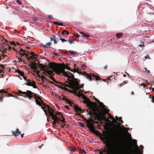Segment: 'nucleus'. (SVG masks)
<instances>
[{
	"label": "nucleus",
	"instance_id": "nucleus-47",
	"mask_svg": "<svg viewBox=\"0 0 154 154\" xmlns=\"http://www.w3.org/2000/svg\"><path fill=\"white\" fill-rule=\"evenodd\" d=\"M17 2L19 5H20L22 3L21 1L20 0H17Z\"/></svg>",
	"mask_w": 154,
	"mask_h": 154
},
{
	"label": "nucleus",
	"instance_id": "nucleus-18",
	"mask_svg": "<svg viewBox=\"0 0 154 154\" xmlns=\"http://www.w3.org/2000/svg\"><path fill=\"white\" fill-rule=\"evenodd\" d=\"M13 135L15 137L18 136L19 134H20V131L18 129H17L15 131H12Z\"/></svg>",
	"mask_w": 154,
	"mask_h": 154
},
{
	"label": "nucleus",
	"instance_id": "nucleus-17",
	"mask_svg": "<svg viewBox=\"0 0 154 154\" xmlns=\"http://www.w3.org/2000/svg\"><path fill=\"white\" fill-rule=\"evenodd\" d=\"M74 109L77 112H80L81 113H82L83 112L81 108L77 106H75Z\"/></svg>",
	"mask_w": 154,
	"mask_h": 154
},
{
	"label": "nucleus",
	"instance_id": "nucleus-62",
	"mask_svg": "<svg viewBox=\"0 0 154 154\" xmlns=\"http://www.w3.org/2000/svg\"><path fill=\"white\" fill-rule=\"evenodd\" d=\"M18 62H20L22 61V60L21 59V58H18Z\"/></svg>",
	"mask_w": 154,
	"mask_h": 154
},
{
	"label": "nucleus",
	"instance_id": "nucleus-42",
	"mask_svg": "<svg viewBox=\"0 0 154 154\" xmlns=\"http://www.w3.org/2000/svg\"><path fill=\"white\" fill-rule=\"evenodd\" d=\"M75 149L72 147L70 149V151L72 152H74L75 151Z\"/></svg>",
	"mask_w": 154,
	"mask_h": 154
},
{
	"label": "nucleus",
	"instance_id": "nucleus-57",
	"mask_svg": "<svg viewBox=\"0 0 154 154\" xmlns=\"http://www.w3.org/2000/svg\"><path fill=\"white\" fill-rule=\"evenodd\" d=\"M86 66L85 64H83L82 65L81 67L82 68H86Z\"/></svg>",
	"mask_w": 154,
	"mask_h": 154
},
{
	"label": "nucleus",
	"instance_id": "nucleus-32",
	"mask_svg": "<svg viewBox=\"0 0 154 154\" xmlns=\"http://www.w3.org/2000/svg\"><path fill=\"white\" fill-rule=\"evenodd\" d=\"M123 34L122 33H117L116 34V37L118 38H120L121 37H122Z\"/></svg>",
	"mask_w": 154,
	"mask_h": 154
},
{
	"label": "nucleus",
	"instance_id": "nucleus-31",
	"mask_svg": "<svg viewBox=\"0 0 154 154\" xmlns=\"http://www.w3.org/2000/svg\"><path fill=\"white\" fill-rule=\"evenodd\" d=\"M16 72L21 76H23L24 75V73L23 72L19 70H17Z\"/></svg>",
	"mask_w": 154,
	"mask_h": 154
},
{
	"label": "nucleus",
	"instance_id": "nucleus-37",
	"mask_svg": "<svg viewBox=\"0 0 154 154\" xmlns=\"http://www.w3.org/2000/svg\"><path fill=\"white\" fill-rule=\"evenodd\" d=\"M2 39H2V42L3 43V44H5V42L7 43L8 42L3 37L2 38Z\"/></svg>",
	"mask_w": 154,
	"mask_h": 154
},
{
	"label": "nucleus",
	"instance_id": "nucleus-16",
	"mask_svg": "<svg viewBox=\"0 0 154 154\" xmlns=\"http://www.w3.org/2000/svg\"><path fill=\"white\" fill-rule=\"evenodd\" d=\"M32 93L33 94H32V95H31V96H32V97L31 98H34L35 100L39 99L41 101H42V99L39 97H38L34 93L32 92Z\"/></svg>",
	"mask_w": 154,
	"mask_h": 154
},
{
	"label": "nucleus",
	"instance_id": "nucleus-24",
	"mask_svg": "<svg viewBox=\"0 0 154 154\" xmlns=\"http://www.w3.org/2000/svg\"><path fill=\"white\" fill-rule=\"evenodd\" d=\"M66 53H69L70 54V55H75L77 53L76 52L72 51H66Z\"/></svg>",
	"mask_w": 154,
	"mask_h": 154
},
{
	"label": "nucleus",
	"instance_id": "nucleus-51",
	"mask_svg": "<svg viewBox=\"0 0 154 154\" xmlns=\"http://www.w3.org/2000/svg\"><path fill=\"white\" fill-rule=\"evenodd\" d=\"M59 41V39H58L57 40H54V44H57V42Z\"/></svg>",
	"mask_w": 154,
	"mask_h": 154
},
{
	"label": "nucleus",
	"instance_id": "nucleus-15",
	"mask_svg": "<svg viewBox=\"0 0 154 154\" xmlns=\"http://www.w3.org/2000/svg\"><path fill=\"white\" fill-rule=\"evenodd\" d=\"M20 54L21 56H23L24 55H25L26 57H27V54L28 53V51L24 50L20 48Z\"/></svg>",
	"mask_w": 154,
	"mask_h": 154
},
{
	"label": "nucleus",
	"instance_id": "nucleus-48",
	"mask_svg": "<svg viewBox=\"0 0 154 154\" xmlns=\"http://www.w3.org/2000/svg\"><path fill=\"white\" fill-rule=\"evenodd\" d=\"M74 70L75 72H78V71H79V69L77 68V69H74Z\"/></svg>",
	"mask_w": 154,
	"mask_h": 154
},
{
	"label": "nucleus",
	"instance_id": "nucleus-23",
	"mask_svg": "<svg viewBox=\"0 0 154 154\" xmlns=\"http://www.w3.org/2000/svg\"><path fill=\"white\" fill-rule=\"evenodd\" d=\"M49 72V74H50L51 75V76L50 77V78L54 82H55V83H58L57 82L55 79L54 78H53L52 76V71H51V72H49V71H48Z\"/></svg>",
	"mask_w": 154,
	"mask_h": 154
},
{
	"label": "nucleus",
	"instance_id": "nucleus-8",
	"mask_svg": "<svg viewBox=\"0 0 154 154\" xmlns=\"http://www.w3.org/2000/svg\"><path fill=\"white\" fill-rule=\"evenodd\" d=\"M18 94H24L26 95H24L23 97L25 98L28 97L29 99H30L32 97L31 96V95H32V93L31 91L27 90L26 92H23L19 90L18 92L17 93Z\"/></svg>",
	"mask_w": 154,
	"mask_h": 154
},
{
	"label": "nucleus",
	"instance_id": "nucleus-4",
	"mask_svg": "<svg viewBox=\"0 0 154 154\" xmlns=\"http://www.w3.org/2000/svg\"><path fill=\"white\" fill-rule=\"evenodd\" d=\"M127 132L128 135V138L131 140L133 141V143L134 144V146L136 148V149L134 150L132 149V148L133 147V146H132L126 149L123 152V154H143L142 152L140 151L139 147L137 146L136 140L134 139H132L131 134L128 133V131Z\"/></svg>",
	"mask_w": 154,
	"mask_h": 154
},
{
	"label": "nucleus",
	"instance_id": "nucleus-40",
	"mask_svg": "<svg viewBox=\"0 0 154 154\" xmlns=\"http://www.w3.org/2000/svg\"><path fill=\"white\" fill-rule=\"evenodd\" d=\"M0 67L2 69H4L5 68V66L4 65L1 64L0 65ZM1 71L0 70V74H1Z\"/></svg>",
	"mask_w": 154,
	"mask_h": 154
},
{
	"label": "nucleus",
	"instance_id": "nucleus-55",
	"mask_svg": "<svg viewBox=\"0 0 154 154\" xmlns=\"http://www.w3.org/2000/svg\"><path fill=\"white\" fill-rule=\"evenodd\" d=\"M94 100L97 103L100 102V101L97 98L94 97Z\"/></svg>",
	"mask_w": 154,
	"mask_h": 154
},
{
	"label": "nucleus",
	"instance_id": "nucleus-10",
	"mask_svg": "<svg viewBox=\"0 0 154 154\" xmlns=\"http://www.w3.org/2000/svg\"><path fill=\"white\" fill-rule=\"evenodd\" d=\"M50 116L51 117L52 119L54 120V122L56 123H57L58 124H59V121H60L61 119L58 118L54 114V112L49 115L48 117L50 118Z\"/></svg>",
	"mask_w": 154,
	"mask_h": 154
},
{
	"label": "nucleus",
	"instance_id": "nucleus-38",
	"mask_svg": "<svg viewBox=\"0 0 154 154\" xmlns=\"http://www.w3.org/2000/svg\"><path fill=\"white\" fill-rule=\"evenodd\" d=\"M79 124L80 125V126L81 127H82V128H83V127H85L84 124L83 123H82V122H79Z\"/></svg>",
	"mask_w": 154,
	"mask_h": 154
},
{
	"label": "nucleus",
	"instance_id": "nucleus-59",
	"mask_svg": "<svg viewBox=\"0 0 154 154\" xmlns=\"http://www.w3.org/2000/svg\"><path fill=\"white\" fill-rule=\"evenodd\" d=\"M11 45H14V46L16 45L15 43L14 42H11Z\"/></svg>",
	"mask_w": 154,
	"mask_h": 154
},
{
	"label": "nucleus",
	"instance_id": "nucleus-22",
	"mask_svg": "<svg viewBox=\"0 0 154 154\" xmlns=\"http://www.w3.org/2000/svg\"><path fill=\"white\" fill-rule=\"evenodd\" d=\"M51 45V42H49L47 43L45 45H42L44 48H48V47L50 46Z\"/></svg>",
	"mask_w": 154,
	"mask_h": 154
},
{
	"label": "nucleus",
	"instance_id": "nucleus-33",
	"mask_svg": "<svg viewBox=\"0 0 154 154\" xmlns=\"http://www.w3.org/2000/svg\"><path fill=\"white\" fill-rule=\"evenodd\" d=\"M152 91H154V88H152ZM149 97L150 98H152V99L151 100V101L152 102L154 103V96L151 95L149 96Z\"/></svg>",
	"mask_w": 154,
	"mask_h": 154
},
{
	"label": "nucleus",
	"instance_id": "nucleus-43",
	"mask_svg": "<svg viewBox=\"0 0 154 154\" xmlns=\"http://www.w3.org/2000/svg\"><path fill=\"white\" fill-rule=\"evenodd\" d=\"M144 46V44L143 43L142 44H140L139 45L138 47H143Z\"/></svg>",
	"mask_w": 154,
	"mask_h": 154
},
{
	"label": "nucleus",
	"instance_id": "nucleus-26",
	"mask_svg": "<svg viewBox=\"0 0 154 154\" xmlns=\"http://www.w3.org/2000/svg\"><path fill=\"white\" fill-rule=\"evenodd\" d=\"M29 54H29V53H28L27 54V57H26V58H27V59L28 60H30L31 59H34V57H33V56L32 55H31V56H29Z\"/></svg>",
	"mask_w": 154,
	"mask_h": 154
},
{
	"label": "nucleus",
	"instance_id": "nucleus-36",
	"mask_svg": "<svg viewBox=\"0 0 154 154\" xmlns=\"http://www.w3.org/2000/svg\"><path fill=\"white\" fill-rule=\"evenodd\" d=\"M60 40L62 42H66V40L64 38H61L60 37V38H59Z\"/></svg>",
	"mask_w": 154,
	"mask_h": 154
},
{
	"label": "nucleus",
	"instance_id": "nucleus-6",
	"mask_svg": "<svg viewBox=\"0 0 154 154\" xmlns=\"http://www.w3.org/2000/svg\"><path fill=\"white\" fill-rule=\"evenodd\" d=\"M42 102V105L41 106V107L43 109L47 116H48V115L47 109L49 115L54 112L53 109L52 108H51L49 106L45 104L43 102Z\"/></svg>",
	"mask_w": 154,
	"mask_h": 154
},
{
	"label": "nucleus",
	"instance_id": "nucleus-64",
	"mask_svg": "<svg viewBox=\"0 0 154 154\" xmlns=\"http://www.w3.org/2000/svg\"><path fill=\"white\" fill-rule=\"evenodd\" d=\"M64 107H65V108H66V109H69V108L68 107V106H66V105L65 106H64Z\"/></svg>",
	"mask_w": 154,
	"mask_h": 154
},
{
	"label": "nucleus",
	"instance_id": "nucleus-7",
	"mask_svg": "<svg viewBox=\"0 0 154 154\" xmlns=\"http://www.w3.org/2000/svg\"><path fill=\"white\" fill-rule=\"evenodd\" d=\"M7 91H5V89H2L0 90V101L2 102L3 100V98L5 97L4 94H5V96L6 97H12L13 95L12 94H9L7 92Z\"/></svg>",
	"mask_w": 154,
	"mask_h": 154
},
{
	"label": "nucleus",
	"instance_id": "nucleus-60",
	"mask_svg": "<svg viewBox=\"0 0 154 154\" xmlns=\"http://www.w3.org/2000/svg\"><path fill=\"white\" fill-rule=\"evenodd\" d=\"M75 36L77 38H79L80 36V35L78 34H77L75 35Z\"/></svg>",
	"mask_w": 154,
	"mask_h": 154
},
{
	"label": "nucleus",
	"instance_id": "nucleus-50",
	"mask_svg": "<svg viewBox=\"0 0 154 154\" xmlns=\"http://www.w3.org/2000/svg\"><path fill=\"white\" fill-rule=\"evenodd\" d=\"M65 119L63 118V119L62 120L61 119L60 121H61L63 123H65L66 122L65 121Z\"/></svg>",
	"mask_w": 154,
	"mask_h": 154
},
{
	"label": "nucleus",
	"instance_id": "nucleus-63",
	"mask_svg": "<svg viewBox=\"0 0 154 154\" xmlns=\"http://www.w3.org/2000/svg\"><path fill=\"white\" fill-rule=\"evenodd\" d=\"M66 125V124H61V126H62V128H63L64 126H65Z\"/></svg>",
	"mask_w": 154,
	"mask_h": 154
},
{
	"label": "nucleus",
	"instance_id": "nucleus-46",
	"mask_svg": "<svg viewBox=\"0 0 154 154\" xmlns=\"http://www.w3.org/2000/svg\"><path fill=\"white\" fill-rule=\"evenodd\" d=\"M60 88H61V89H63L65 90L66 91H68V90L67 88H65V87H60Z\"/></svg>",
	"mask_w": 154,
	"mask_h": 154
},
{
	"label": "nucleus",
	"instance_id": "nucleus-9",
	"mask_svg": "<svg viewBox=\"0 0 154 154\" xmlns=\"http://www.w3.org/2000/svg\"><path fill=\"white\" fill-rule=\"evenodd\" d=\"M85 73L86 74V76L87 78L89 79L90 81H91L92 79H93V80H94V79H95L97 80H98L100 79V77L97 76L94 74L91 75L90 74L87 72H85Z\"/></svg>",
	"mask_w": 154,
	"mask_h": 154
},
{
	"label": "nucleus",
	"instance_id": "nucleus-54",
	"mask_svg": "<svg viewBox=\"0 0 154 154\" xmlns=\"http://www.w3.org/2000/svg\"><path fill=\"white\" fill-rule=\"evenodd\" d=\"M40 77L41 78V79L42 80H43L44 79H45V78H44V77L43 75H42V76H41Z\"/></svg>",
	"mask_w": 154,
	"mask_h": 154
},
{
	"label": "nucleus",
	"instance_id": "nucleus-28",
	"mask_svg": "<svg viewBox=\"0 0 154 154\" xmlns=\"http://www.w3.org/2000/svg\"><path fill=\"white\" fill-rule=\"evenodd\" d=\"M29 54L33 56V57H34V59H35V60H36L37 59V56H38L37 54H35L34 53L32 52L31 53H29Z\"/></svg>",
	"mask_w": 154,
	"mask_h": 154
},
{
	"label": "nucleus",
	"instance_id": "nucleus-13",
	"mask_svg": "<svg viewBox=\"0 0 154 154\" xmlns=\"http://www.w3.org/2000/svg\"><path fill=\"white\" fill-rule=\"evenodd\" d=\"M36 65V63H32L29 65V66L31 67V69L34 70V72H35L37 74H38L40 73V72L37 70Z\"/></svg>",
	"mask_w": 154,
	"mask_h": 154
},
{
	"label": "nucleus",
	"instance_id": "nucleus-34",
	"mask_svg": "<svg viewBox=\"0 0 154 154\" xmlns=\"http://www.w3.org/2000/svg\"><path fill=\"white\" fill-rule=\"evenodd\" d=\"M98 103L99 104L100 106H101L103 108L105 107V106L103 104L102 102L100 101V102H98Z\"/></svg>",
	"mask_w": 154,
	"mask_h": 154
},
{
	"label": "nucleus",
	"instance_id": "nucleus-3",
	"mask_svg": "<svg viewBox=\"0 0 154 154\" xmlns=\"http://www.w3.org/2000/svg\"><path fill=\"white\" fill-rule=\"evenodd\" d=\"M48 66L57 74L62 73L64 76L67 77L69 81H70L71 79L74 80L75 79L73 75L72 74V75L70 76L65 71V65L64 64H58L54 62L50 63H49Z\"/></svg>",
	"mask_w": 154,
	"mask_h": 154
},
{
	"label": "nucleus",
	"instance_id": "nucleus-20",
	"mask_svg": "<svg viewBox=\"0 0 154 154\" xmlns=\"http://www.w3.org/2000/svg\"><path fill=\"white\" fill-rule=\"evenodd\" d=\"M105 113H104L103 114H101L100 115L101 117L103 119H106L105 115L106 114L108 113L109 111V109H105Z\"/></svg>",
	"mask_w": 154,
	"mask_h": 154
},
{
	"label": "nucleus",
	"instance_id": "nucleus-11",
	"mask_svg": "<svg viewBox=\"0 0 154 154\" xmlns=\"http://www.w3.org/2000/svg\"><path fill=\"white\" fill-rule=\"evenodd\" d=\"M27 83L26 84L27 85L32 86L34 88H37V87L35 85V82L33 81H31L30 79L27 80Z\"/></svg>",
	"mask_w": 154,
	"mask_h": 154
},
{
	"label": "nucleus",
	"instance_id": "nucleus-41",
	"mask_svg": "<svg viewBox=\"0 0 154 154\" xmlns=\"http://www.w3.org/2000/svg\"><path fill=\"white\" fill-rule=\"evenodd\" d=\"M67 41L70 44H71L72 43H74V42L73 41H72L70 39H69Z\"/></svg>",
	"mask_w": 154,
	"mask_h": 154
},
{
	"label": "nucleus",
	"instance_id": "nucleus-1",
	"mask_svg": "<svg viewBox=\"0 0 154 154\" xmlns=\"http://www.w3.org/2000/svg\"><path fill=\"white\" fill-rule=\"evenodd\" d=\"M80 96L82 97V98L84 100L83 103L86 104L87 106L89 108V109L90 110V111H88V109L86 110L88 114L91 116L90 119L86 120L87 124V126L91 132L97 135L99 133V132L94 129L92 122L93 120L92 118V117H94L95 116L97 115L98 114L96 112V109L94 107V105H97V103L95 102H92L88 98L83 94H81Z\"/></svg>",
	"mask_w": 154,
	"mask_h": 154
},
{
	"label": "nucleus",
	"instance_id": "nucleus-25",
	"mask_svg": "<svg viewBox=\"0 0 154 154\" xmlns=\"http://www.w3.org/2000/svg\"><path fill=\"white\" fill-rule=\"evenodd\" d=\"M116 120L119 121V122H120V123H119V125H120L121 124H122L123 123V121L122 120L121 118L122 117L119 118L117 116H116Z\"/></svg>",
	"mask_w": 154,
	"mask_h": 154
},
{
	"label": "nucleus",
	"instance_id": "nucleus-53",
	"mask_svg": "<svg viewBox=\"0 0 154 154\" xmlns=\"http://www.w3.org/2000/svg\"><path fill=\"white\" fill-rule=\"evenodd\" d=\"M8 50V49H6V48L5 49L4 51H2V53H3V52L4 54L6 53V51Z\"/></svg>",
	"mask_w": 154,
	"mask_h": 154
},
{
	"label": "nucleus",
	"instance_id": "nucleus-56",
	"mask_svg": "<svg viewBox=\"0 0 154 154\" xmlns=\"http://www.w3.org/2000/svg\"><path fill=\"white\" fill-rule=\"evenodd\" d=\"M53 54L54 55H55V56H58L60 55L59 54H57L55 52H54Z\"/></svg>",
	"mask_w": 154,
	"mask_h": 154
},
{
	"label": "nucleus",
	"instance_id": "nucleus-30",
	"mask_svg": "<svg viewBox=\"0 0 154 154\" xmlns=\"http://www.w3.org/2000/svg\"><path fill=\"white\" fill-rule=\"evenodd\" d=\"M65 33L68 35L69 34V32L66 30H64L61 32V34L63 35H64Z\"/></svg>",
	"mask_w": 154,
	"mask_h": 154
},
{
	"label": "nucleus",
	"instance_id": "nucleus-61",
	"mask_svg": "<svg viewBox=\"0 0 154 154\" xmlns=\"http://www.w3.org/2000/svg\"><path fill=\"white\" fill-rule=\"evenodd\" d=\"M50 38L51 41L54 40V38H53V37H50Z\"/></svg>",
	"mask_w": 154,
	"mask_h": 154
},
{
	"label": "nucleus",
	"instance_id": "nucleus-2",
	"mask_svg": "<svg viewBox=\"0 0 154 154\" xmlns=\"http://www.w3.org/2000/svg\"><path fill=\"white\" fill-rule=\"evenodd\" d=\"M101 137H100L101 140L103 141L104 143L105 144L106 146L108 147L104 148L102 152L105 154H113L117 153L119 150V142L116 140L113 143L110 142L108 139V137L106 135H103L101 134Z\"/></svg>",
	"mask_w": 154,
	"mask_h": 154
},
{
	"label": "nucleus",
	"instance_id": "nucleus-29",
	"mask_svg": "<svg viewBox=\"0 0 154 154\" xmlns=\"http://www.w3.org/2000/svg\"><path fill=\"white\" fill-rule=\"evenodd\" d=\"M40 101H41L40 100L38 99V100H36V102L37 104L39 106H42V102H43V101L42 100V101H41V102H40Z\"/></svg>",
	"mask_w": 154,
	"mask_h": 154
},
{
	"label": "nucleus",
	"instance_id": "nucleus-14",
	"mask_svg": "<svg viewBox=\"0 0 154 154\" xmlns=\"http://www.w3.org/2000/svg\"><path fill=\"white\" fill-rule=\"evenodd\" d=\"M73 81V80L72 79H71V80H70V81L68 82V81H66V83H68V84H66L65 83H59L63 87H68L69 88H70L72 89V84L71 83V82Z\"/></svg>",
	"mask_w": 154,
	"mask_h": 154
},
{
	"label": "nucleus",
	"instance_id": "nucleus-58",
	"mask_svg": "<svg viewBox=\"0 0 154 154\" xmlns=\"http://www.w3.org/2000/svg\"><path fill=\"white\" fill-rule=\"evenodd\" d=\"M23 78L24 79V80H25L27 81V80L28 79H27L26 77L25 76H24V75H23Z\"/></svg>",
	"mask_w": 154,
	"mask_h": 154
},
{
	"label": "nucleus",
	"instance_id": "nucleus-12",
	"mask_svg": "<svg viewBox=\"0 0 154 154\" xmlns=\"http://www.w3.org/2000/svg\"><path fill=\"white\" fill-rule=\"evenodd\" d=\"M59 98L61 100H65L67 103H68L69 104V105L71 106H74V107L75 106H76L75 104V103L72 102L71 101L70 99H68L66 97V96H63V98H61V97L59 96Z\"/></svg>",
	"mask_w": 154,
	"mask_h": 154
},
{
	"label": "nucleus",
	"instance_id": "nucleus-49",
	"mask_svg": "<svg viewBox=\"0 0 154 154\" xmlns=\"http://www.w3.org/2000/svg\"><path fill=\"white\" fill-rule=\"evenodd\" d=\"M144 69L145 70V71L146 72H147L148 73H150L149 71V70H147L146 68H145Z\"/></svg>",
	"mask_w": 154,
	"mask_h": 154
},
{
	"label": "nucleus",
	"instance_id": "nucleus-52",
	"mask_svg": "<svg viewBox=\"0 0 154 154\" xmlns=\"http://www.w3.org/2000/svg\"><path fill=\"white\" fill-rule=\"evenodd\" d=\"M53 23L55 25H58L59 23L57 22H53Z\"/></svg>",
	"mask_w": 154,
	"mask_h": 154
},
{
	"label": "nucleus",
	"instance_id": "nucleus-44",
	"mask_svg": "<svg viewBox=\"0 0 154 154\" xmlns=\"http://www.w3.org/2000/svg\"><path fill=\"white\" fill-rule=\"evenodd\" d=\"M65 68H66V69H67L68 70L71 71V69H70V67L69 66H66L65 65Z\"/></svg>",
	"mask_w": 154,
	"mask_h": 154
},
{
	"label": "nucleus",
	"instance_id": "nucleus-35",
	"mask_svg": "<svg viewBox=\"0 0 154 154\" xmlns=\"http://www.w3.org/2000/svg\"><path fill=\"white\" fill-rule=\"evenodd\" d=\"M79 152L82 154H86V152L84 150L81 149L79 150Z\"/></svg>",
	"mask_w": 154,
	"mask_h": 154
},
{
	"label": "nucleus",
	"instance_id": "nucleus-19",
	"mask_svg": "<svg viewBox=\"0 0 154 154\" xmlns=\"http://www.w3.org/2000/svg\"><path fill=\"white\" fill-rule=\"evenodd\" d=\"M38 65L39 67L44 71H46V68L48 69L47 66L46 65H43L41 63H38Z\"/></svg>",
	"mask_w": 154,
	"mask_h": 154
},
{
	"label": "nucleus",
	"instance_id": "nucleus-39",
	"mask_svg": "<svg viewBox=\"0 0 154 154\" xmlns=\"http://www.w3.org/2000/svg\"><path fill=\"white\" fill-rule=\"evenodd\" d=\"M108 114L109 115V117L110 119H111L113 120H114V118L112 116H111L109 113H108Z\"/></svg>",
	"mask_w": 154,
	"mask_h": 154
},
{
	"label": "nucleus",
	"instance_id": "nucleus-45",
	"mask_svg": "<svg viewBox=\"0 0 154 154\" xmlns=\"http://www.w3.org/2000/svg\"><path fill=\"white\" fill-rule=\"evenodd\" d=\"M48 18L49 20H52L53 19V17L51 15L48 16Z\"/></svg>",
	"mask_w": 154,
	"mask_h": 154
},
{
	"label": "nucleus",
	"instance_id": "nucleus-5",
	"mask_svg": "<svg viewBox=\"0 0 154 154\" xmlns=\"http://www.w3.org/2000/svg\"><path fill=\"white\" fill-rule=\"evenodd\" d=\"M72 89L74 90L75 92L76 90H79L81 88H83L84 84H82L79 85V82L77 79L75 78L71 82Z\"/></svg>",
	"mask_w": 154,
	"mask_h": 154
},
{
	"label": "nucleus",
	"instance_id": "nucleus-21",
	"mask_svg": "<svg viewBox=\"0 0 154 154\" xmlns=\"http://www.w3.org/2000/svg\"><path fill=\"white\" fill-rule=\"evenodd\" d=\"M80 33L82 35L83 38H88L90 37V35L88 34H86L83 32H80Z\"/></svg>",
	"mask_w": 154,
	"mask_h": 154
},
{
	"label": "nucleus",
	"instance_id": "nucleus-27",
	"mask_svg": "<svg viewBox=\"0 0 154 154\" xmlns=\"http://www.w3.org/2000/svg\"><path fill=\"white\" fill-rule=\"evenodd\" d=\"M52 37H53L54 40H57L58 39L60 38V36L57 34L55 35H52Z\"/></svg>",
	"mask_w": 154,
	"mask_h": 154
}]
</instances>
